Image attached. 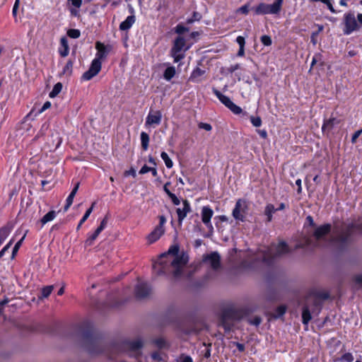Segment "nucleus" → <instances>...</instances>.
<instances>
[{"mask_svg": "<svg viewBox=\"0 0 362 362\" xmlns=\"http://www.w3.org/2000/svg\"><path fill=\"white\" fill-rule=\"evenodd\" d=\"M331 230L332 226L330 223L316 227L312 238L306 240L305 245L313 247H324L333 244L339 249H344L349 244L353 230L352 225L341 228L335 227L331 238H329L328 235Z\"/></svg>", "mask_w": 362, "mask_h": 362, "instance_id": "f257e3e1", "label": "nucleus"}, {"mask_svg": "<svg viewBox=\"0 0 362 362\" xmlns=\"http://www.w3.org/2000/svg\"><path fill=\"white\" fill-rule=\"evenodd\" d=\"M178 245H171L168 250L160 255L153 265V272L157 275H170L175 277L182 274L183 268L188 262V256L182 252L179 254Z\"/></svg>", "mask_w": 362, "mask_h": 362, "instance_id": "f03ea898", "label": "nucleus"}, {"mask_svg": "<svg viewBox=\"0 0 362 362\" xmlns=\"http://www.w3.org/2000/svg\"><path fill=\"white\" fill-rule=\"evenodd\" d=\"M76 332L84 339L85 347L89 353L98 354L103 351L100 341L93 336L89 322H84L77 325Z\"/></svg>", "mask_w": 362, "mask_h": 362, "instance_id": "7ed1b4c3", "label": "nucleus"}, {"mask_svg": "<svg viewBox=\"0 0 362 362\" xmlns=\"http://www.w3.org/2000/svg\"><path fill=\"white\" fill-rule=\"evenodd\" d=\"M95 48L98 51L95 54V58L92 61L88 70L82 75V79L84 81L92 79L100 71L102 61L107 57L111 49L110 46H105L100 42L95 43Z\"/></svg>", "mask_w": 362, "mask_h": 362, "instance_id": "20e7f679", "label": "nucleus"}, {"mask_svg": "<svg viewBox=\"0 0 362 362\" xmlns=\"http://www.w3.org/2000/svg\"><path fill=\"white\" fill-rule=\"evenodd\" d=\"M288 252V247L284 241L280 242L278 245L272 244L262 251V261L267 265H272L277 258Z\"/></svg>", "mask_w": 362, "mask_h": 362, "instance_id": "39448f33", "label": "nucleus"}, {"mask_svg": "<svg viewBox=\"0 0 362 362\" xmlns=\"http://www.w3.org/2000/svg\"><path fill=\"white\" fill-rule=\"evenodd\" d=\"M213 93L218 98V100L233 114H242L243 116H247L248 113L247 112H243V109L235 105L228 96L222 94L219 90L215 88H213Z\"/></svg>", "mask_w": 362, "mask_h": 362, "instance_id": "423d86ee", "label": "nucleus"}, {"mask_svg": "<svg viewBox=\"0 0 362 362\" xmlns=\"http://www.w3.org/2000/svg\"><path fill=\"white\" fill-rule=\"evenodd\" d=\"M343 23L344 25V28L343 29L344 35H350L353 32L357 31L360 29V25L357 22V17H355L354 13H346L344 15Z\"/></svg>", "mask_w": 362, "mask_h": 362, "instance_id": "0eeeda50", "label": "nucleus"}, {"mask_svg": "<svg viewBox=\"0 0 362 362\" xmlns=\"http://www.w3.org/2000/svg\"><path fill=\"white\" fill-rule=\"evenodd\" d=\"M158 218L159 224L148 235V241L149 243H153L158 240L165 232L164 225L166 223V218L163 215L159 216Z\"/></svg>", "mask_w": 362, "mask_h": 362, "instance_id": "6e6552de", "label": "nucleus"}, {"mask_svg": "<svg viewBox=\"0 0 362 362\" xmlns=\"http://www.w3.org/2000/svg\"><path fill=\"white\" fill-rule=\"evenodd\" d=\"M247 209L246 202L243 199H238L232 211V215L236 221L243 222L245 220V213Z\"/></svg>", "mask_w": 362, "mask_h": 362, "instance_id": "1a4fd4ad", "label": "nucleus"}, {"mask_svg": "<svg viewBox=\"0 0 362 362\" xmlns=\"http://www.w3.org/2000/svg\"><path fill=\"white\" fill-rule=\"evenodd\" d=\"M253 9L256 15L277 14L280 12L274 3L272 4L261 3L256 7L253 8Z\"/></svg>", "mask_w": 362, "mask_h": 362, "instance_id": "9d476101", "label": "nucleus"}, {"mask_svg": "<svg viewBox=\"0 0 362 362\" xmlns=\"http://www.w3.org/2000/svg\"><path fill=\"white\" fill-rule=\"evenodd\" d=\"M235 312L232 309L225 310L221 315L220 325L222 326L226 332L230 331L233 324L229 321L230 319H235Z\"/></svg>", "mask_w": 362, "mask_h": 362, "instance_id": "9b49d317", "label": "nucleus"}, {"mask_svg": "<svg viewBox=\"0 0 362 362\" xmlns=\"http://www.w3.org/2000/svg\"><path fill=\"white\" fill-rule=\"evenodd\" d=\"M213 215L214 211L209 206H204L202 207L201 211L202 221L210 231H213L214 230L211 222Z\"/></svg>", "mask_w": 362, "mask_h": 362, "instance_id": "f8f14e48", "label": "nucleus"}, {"mask_svg": "<svg viewBox=\"0 0 362 362\" xmlns=\"http://www.w3.org/2000/svg\"><path fill=\"white\" fill-rule=\"evenodd\" d=\"M204 263L209 265L213 269L216 270L220 267L221 257L217 252H211L203 258Z\"/></svg>", "mask_w": 362, "mask_h": 362, "instance_id": "ddd939ff", "label": "nucleus"}, {"mask_svg": "<svg viewBox=\"0 0 362 362\" xmlns=\"http://www.w3.org/2000/svg\"><path fill=\"white\" fill-rule=\"evenodd\" d=\"M151 292L149 286L143 281H139L135 287V296L139 299L146 298Z\"/></svg>", "mask_w": 362, "mask_h": 362, "instance_id": "4468645a", "label": "nucleus"}, {"mask_svg": "<svg viewBox=\"0 0 362 362\" xmlns=\"http://www.w3.org/2000/svg\"><path fill=\"white\" fill-rule=\"evenodd\" d=\"M162 119V113L160 110L151 111L146 118L145 126L151 127L153 125H158L160 124Z\"/></svg>", "mask_w": 362, "mask_h": 362, "instance_id": "2eb2a0df", "label": "nucleus"}, {"mask_svg": "<svg viewBox=\"0 0 362 362\" xmlns=\"http://www.w3.org/2000/svg\"><path fill=\"white\" fill-rule=\"evenodd\" d=\"M182 208H177L176 212L177 214L178 222L182 223V221L185 218L187 214L191 211V206L189 202L185 199L182 201Z\"/></svg>", "mask_w": 362, "mask_h": 362, "instance_id": "dca6fc26", "label": "nucleus"}, {"mask_svg": "<svg viewBox=\"0 0 362 362\" xmlns=\"http://www.w3.org/2000/svg\"><path fill=\"white\" fill-rule=\"evenodd\" d=\"M339 123L340 120L336 117H331L329 119H326L322 124V131L324 134L325 132L328 134Z\"/></svg>", "mask_w": 362, "mask_h": 362, "instance_id": "f3484780", "label": "nucleus"}, {"mask_svg": "<svg viewBox=\"0 0 362 362\" xmlns=\"http://www.w3.org/2000/svg\"><path fill=\"white\" fill-rule=\"evenodd\" d=\"M122 345L127 349L132 351H139L143 346L141 339H137L132 341H124Z\"/></svg>", "mask_w": 362, "mask_h": 362, "instance_id": "a211bd4d", "label": "nucleus"}, {"mask_svg": "<svg viewBox=\"0 0 362 362\" xmlns=\"http://www.w3.org/2000/svg\"><path fill=\"white\" fill-rule=\"evenodd\" d=\"M204 70L197 67L191 73V75L188 78V81L196 83H200L202 81V76L204 75Z\"/></svg>", "mask_w": 362, "mask_h": 362, "instance_id": "6ab92c4d", "label": "nucleus"}, {"mask_svg": "<svg viewBox=\"0 0 362 362\" xmlns=\"http://www.w3.org/2000/svg\"><path fill=\"white\" fill-rule=\"evenodd\" d=\"M186 41L183 37L178 36L174 41L172 50L175 52H182V50L186 51L189 47H185Z\"/></svg>", "mask_w": 362, "mask_h": 362, "instance_id": "aec40b11", "label": "nucleus"}, {"mask_svg": "<svg viewBox=\"0 0 362 362\" xmlns=\"http://www.w3.org/2000/svg\"><path fill=\"white\" fill-rule=\"evenodd\" d=\"M135 21L136 17L134 15L127 16V18L120 23L119 30L122 31L129 30L133 25V24L135 23Z\"/></svg>", "mask_w": 362, "mask_h": 362, "instance_id": "412c9836", "label": "nucleus"}, {"mask_svg": "<svg viewBox=\"0 0 362 362\" xmlns=\"http://www.w3.org/2000/svg\"><path fill=\"white\" fill-rule=\"evenodd\" d=\"M69 47L68 45V40L66 37H63L60 40V47L59 48V52L62 57H65L69 54Z\"/></svg>", "mask_w": 362, "mask_h": 362, "instance_id": "4be33fe9", "label": "nucleus"}, {"mask_svg": "<svg viewBox=\"0 0 362 362\" xmlns=\"http://www.w3.org/2000/svg\"><path fill=\"white\" fill-rule=\"evenodd\" d=\"M52 138V144H48V148L50 151L56 150L62 143V139L59 136V133L52 134L51 135Z\"/></svg>", "mask_w": 362, "mask_h": 362, "instance_id": "5701e85b", "label": "nucleus"}, {"mask_svg": "<svg viewBox=\"0 0 362 362\" xmlns=\"http://www.w3.org/2000/svg\"><path fill=\"white\" fill-rule=\"evenodd\" d=\"M78 187H79V182L76 183V185H75V187H74V189H72V191L71 192V193L69 194L68 197L66 198V205L64 206V211H67L68 209L72 204L74 198L78 189Z\"/></svg>", "mask_w": 362, "mask_h": 362, "instance_id": "b1692460", "label": "nucleus"}, {"mask_svg": "<svg viewBox=\"0 0 362 362\" xmlns=\"http://www.w3.org/2000/svg\"><path fill=\"white\" fill-rule=\"evenodd\" d=\"M312 316L310 313V308L308 305H305L303 307L302 311V322L305 325H308V322L311 320Z\"/></svg>", "mask_w": 362, "mask_h": 362, "instance_id": "393cba45", "label": "nucleus"}, {"mask_svg": "<svg viewBox=\"0 0 362 362\" xmlns=\"http://www.w3.org/2000/svg\"><path fill=\"white\" fill-rule=\"evenodd\" d=\"M45 110V103H44L40 107H37L35 104L30 113L26 116V118L33 119V117H35L37 115L42 113Z\"/></svg>", "mask_w": 362, "mask_h": 362, "instance_id": "a878e982", "label": "nucleus"}, {"mask_svg": "<svg viewBox=\"0 0 362 362\" xmlns=\"http://www.w3.org/2000/svg\"><path fill=\"white\" fill-rule=\"evenodd\" d=\"M11 226L10 225H6L0 228V245L4 241V240L8 237L10 232L11 231Z\"/></svg>", "mask_w": 362, "mask_h": 362, "instance_id": "bb28decb", "label": "nucleus"}, {"mask_svg": "<svg viewBox=\"0 0 362 362\" xmlns=\"http://www.w3.org/2000/svg\"><path fill=\"white\" fill-rule=\"evenodd\" d=\"M276 211L274 206L272 204H268L264 209V214L267 216V219L268 222L272 221V215Z\"/></svg>", "mask_w": 362, "mask_h": 362, "instance_id": "cd10ccee", "label": "nucleus"}, {"mask_svg": "<svg viewBox=\"0 0 362 362\" xmlns=\"http://www.w3.org/2000/svg\"><path fill=\"white\" fill-rule=\"evenodd\" d=\"M176 70L175 68L173 66H168L163 73V78L170 81L175 75Z\"/></svg>", "mask_w": 362, "mask_h": 362, "instance_id": "c85d7f7f", "label": "nucleus"}, {"mask_svg": "<svg viewBox=\"0 0 362 362\" xmlns=\"http://www.w3.org/2000/svg\"><path fill=\"white\" fill-rule=\"evenodd\" d=\"M141 147L144 151H146L148 148L149 136L147 133L142 132L140 135Z\"/></svg>", "mask_w": 362, "mask_h": 362, "instance_id": "c756f323", "label": "nucleus"}, {"mask_svg": "<svg viewBox=\"0 0 362 362\" xmlns=\"http://www.w3.org/2000/svg\"><path fill=\"white\" fill-rule=\"evenodd\" d=\"M328 298V294L327 293H318L316 296L314 297L313 300V305L316 308L321 306V299H327Z\"/></svg>", "mask_w": 362, "mask_h": 362, "instance_id": "7c9ffc66", "label": "nucleus"}, {"mask_svg": "<svg viewBox=\"0 0 362 362\" xmlns=\"http://www.w3.org/2000/svg\"><path fill=\"white\" fill-rule=\"evenodd\" d=\"M27 230L24 233L23 237L16 243L14 247L13 248V251H12V255H11V258L13 259L16 255V253L18 252L20 247L21 246L25 236H26V234H27Z\"/></svg>", "mask_w": 362, "mask_h": 362, "instance_id": "2f4dec72", "label": "nucleus"}, {"mask_svg": "<svg viewBox=\"0 0 362 362\" xmlns=\"http://www.w3.org/2000/svg\"><path fill=\"white\" fill-rule=\"evenodd\" d=\"M62 89V83H60V82L57 83L54 85V86L53 87L52 91L49 93V96L50 98H54L61 92Z\"/></svg>", "mask_w": 362, "mask_h": 362, "instance_id": "473e14b6", "label": "nucleus"}, {"mask_svg": "<svg viewBox=\"0 0 362 362\" xmlns=\"http://www.w3.org/2000/svg\"><path fill=\"white\" fill-rule=\"evenodd\" d=\"M160 157L163 160V161L168 168H171L173 167V163L172 160L170 158V157L168 156L167 153H165V151H163L160 154Z\"/></svg>", "mask_w": 362, "mask_h": 362, "instance_id": "72a5a7b5", "label": "nucleus"}, {"mask_svg": "<svg viewBox=\"0 0 362 362\" xmlns=\"http://www.w3.org/2000/svg\"><path fill=\"white\" fill-rule=\"evenodd\" d=\"M100 233L101 231H100L98 229H96L95 232L87 238V240H86V245H91L93 241L98 238Z\"/></svg>", "mask_w": 362, "mask_h": 362, "instance_id": "f704fd0d", "label": "nucleus"}, {"mask_svg": "<svg viewBox=\"0 0 362 362\" xmlns=\"http://www.w3.org/2000/svg\"><path fill=\"white\" fill-rule=\"evenodd\" d=\"M286 310V307L285 305H280L276 308L275 313L274 314V317L275 318H279L283 316Z\"/></svg>", "mask_w": 362, "mask_h": 362, "instance_id": "c9c22d12", "label": "nucleus"}, {"mask_svg": "<svg viewBox=\"0 0 362 362\" xmlns=\"http://www.w3.org/2000/svg\"><path fill=\"white\" fill-rule=\"evenodd\" d=\"M67 35L73 39L78 38L81 35V32L78 29H69L67 31Z\"/></svg>", "mask_w": 362, "mask_h": 362, "instance_id": "e433bc0d", "label": "nucleus"}, {"mask_svg": "<svg viewBox=\"0 0 362 362\" xmlns=\"http://www.w3.org/2000/svg\"><path fill=\"white\" fill-rule=\"evenodd\" d=\"M74 62L71 59H69L63 69V73L65 74H71L72 73Z\"/></svg>", "mask_w": 362, "mask_h": 362, "instance_id": "4c0bfd02", "label": "nucleus"}, {"mask_svg": "<svg viewBox=\"0 0 362 362\" xmlns=\"http://www.w3.org/2000/svg\"><path fill=\"white\" fill-rule=\"evenodd\" d=\"M250 122L252 123V124L255 127H259L261 125H262V119L260 118V117H255V116H252L251 115L250 117Z\"/></svg>", "mask_w": 362, "mask_h": 362, "instance_id": "58836bf2", "label": "nucleus"}, {"mask_svg": "<svg viewBox=\"0 0 362 362\" xmlns=\"http://www.w3.org/2000/svg\"><path fill=\"white\" fill-rule=\"evenodd\" d=\"M171 55L174 59V62L177 63L182 59L185 57L184 54H182L181 52H175L171 49Z\"/></svg>", "mask_w": 362, "mask_h": 362, "instance_id": "ea45409f", "label": "nucleus"}, {"mask_svg": "<svg viewBox=\"0 0 362 362\" xmlns=\"http://www.w3.org/2000/svg\"><path fill=\"white\" fill-rule=\"evenodd\" d=\"M353 281L354 282L357 289L362 288V274H356L354 276Z\"/></svg>", "mask_w": 362, "mask_h": 362, "instance_id": "a19ab883", "label": "nucleus"}, {"mask_svg": "<svg viewBox=\"0 0 362 362\" xmlns=\"http://www.w3.org/2000/svg\"><path fill=\"white\" fill-rule=\"evenodd\" d=\"M249 8H250V4L247 3V4H245V5L240 6V8H238L236 11H235V13H242V14H244V15H247L248 13H249Z\"/></svg>", "mask_w": 362, "mask_h": 362, "instance_id": "79ce46f5", "label": "nucleus"}, {"mask_svg": "<svg viewBox=\"0 0 362 362\" xmlns=\"http://www.w3.org/2000/svg\"><path fill=\"white\" fill-rule=\"evenodd\" d=\"M317 26L318 28V30L317 32L313 33L311 35V42H313V45H315L317 43L316 37L324 29V26L322 25H317Z\"/></svg>", "mask_w": 362, "mask_h": 362, "instance_id": "37998d69", "label": "nucleus"}, {"mask_svg": "<svg viewBox=\"0 0 362 362\" xmlns=\"http://www.w3.org/2000/svg\"><path fill=\"white\" fill-rule=\"evenodd\" d=\"M95 204V202H93L91 206L88 209H87V211L84 214L83 216L81 219V224H83L88 219V218L89 217V216L90 215V214L93 211Z\"/></svg>", "mask_w": 362, "mask_h": 362, "instance_id": "c03bdc74", "label": "nucleus"}, {"mask_svg": "<svg viewBox=\"0 0 362 362\" xmlns=\"http://www.w3.org/2000/svg\"><path fill=\"white\" fill-rule=\"evenodd\" d=\"M189 28L182 25V24H178L176 25V27L175 28V31L177 34L178 35H182V33H184L185 32H188L189 31Z\"/></svg>", "mask_w": 362, "mask_h": 362, "instance_id": "a18cd8bd", "label": "nucleus"}, {"mask_svg": "<svg viewBox=\"0 0 362 362\" xmlns=\"http://www.w3.org/2000/svg\"><path fill=\"white\" fill-rule=\"evenodd\" d=\"M339 361L343 362H352L354 361V356L351 353H346L341 356Z\"/></svg>", "mask_w": 362, "mask_h": 362, "instance_id": "49530a36", "label": "nucleus"}, {"mask_svg": "<svg viewBox=\"0 0 362 362\" xmlns=\"http://www.w3.org/2000/svg\"><path fill=\"white\" fill-rule=\"evenodd\" d=\"M261 42L265 46H269L272 45V38L269 35H262L261 37Z\"/></svg>", "mask_w": 362, "mask_h": 362, "instance_id": "de8ad7c7", "label": "nucleus"}, {"mask_svg": "<svg viewBox=\"0 0 362 362\" xmlns=\"http://www.w3.org/2000/svg\"><path fill=\"white\" fill-rule=\"evenodd\" d=\"M151 358L156 362H161L163 358L159 351H154L151 355Z\"/></svg>", "mask_w": 362, "mask_h": 362, "instance_id": "09e8293b", "label": "nucleus"}, {"mask_svg": "<svg viewBox=\"0 0 362 362\" xmlns=\"http://www.w3.org/2000/svg\"><path fill=\"white\" fill-rule=\"evenodd\" d=\"M198 127L199 129H204L207 132H210L212 129V126L210 124L204 123V122H199L198 124Z\"/></svg>", "mask_w": 362, "mask_h": 362, "instance_id": "8fccbe9b", "label": "nucleus"}, {"mask_svg": "<svg viewBox=\"0 0 362 362\" xmlns=\"http://www.w3.org/2000/svg\"><path fill=\"white\" fill-rule=\"evenodd\" d=\"M69 4L74 6L75 8H80L82 5V0H67Z\"/></svg>", "mask_w": 362, "mask_h": 362, "instance_id": "3c124183", "label": "nucleus"}, {"mask_svg": "<svg viewBox=\"0 0 362 362\" xmlns=\"http://www.w3.org/2000/svg\"><path fill=\"white\" fill-rule=\"evenodd\" d=\"M362 134V129H358V131L355 132L354 134L352 135L351 137V143L355 144L356 143L357 139L359 137V136Z\"/></svg>", "mask_w": 362, "mask_h": 362, "instance_id": "603ef678", "label": "nucleus"}, {"mask_svg": "<svg viewBox=\"0 0 362 362\" xmlns=\"http://www.w3.org/2000/svg\"><path fill=\"white\" fill-rule=\"evenodd\" d=\"M107 217H105L100 222V226L97 228V229H98L100 231H103L105 227L107 226Z\"/></svg>", "mask_w": 362, "mask_h": 362, "instance_id": "864d4df0", "label": "nucleus"}, {"mask_svg": "<svg viewBox=\"0 0 362 362\" xmlns=\"http://www.w3.org/2000/svg\"><path fill=\"white\" fill-rule=\"evenodd\" d=\"M262 322V319L259 316H255L253 319L250 320L251 325L258 326Z\"/></svg>", "mask_w": 362, "mask_h": 362, "instance_id": "5fc2aeb1", "label": "nucleus"}, {"mask_svg": "<svg viewBox=\"0 0 362 362\" xmlns=\"http://www.w3.org/2000/svg\"><path fill=\"white\" fill-rule=\"evenodd\" d=\"M56 211H51L47 213V222L52 221L56 217Z\"/></svg>", "mask_w": 362, "mask_h": 362, "instance_id": "6e6d98bb", "label": "nucleus"}, {"mask_svg": "<svg viewBox=\"0 0 362 362\" xmlns=\"http://www.w3.org/2000/svg\"><path fill=\"white\" fill-rule=\"evenodd\" d=\"M19 4H20V1L16 0L15 4L13 7V10H12V14L14 17H16L17 15V11H18V9L19 7Z\"/></svg>", "mask_w": 362, "mask_h": 362, "instance_id": "4d7b16f0", "label": "nucleus"}, {"mask_svg": "<svg viewBox=\"0 0 362 362\" xmlns=\"http://www.w3.org/2000/svg\"><path fill=\"white\" fill-rule=\"evenodd\" d=\"M12 243V240H10V242L0 251V258L4 256L6 251H8V250L11 247Z\"/></svg>", "mask_w": 362, "mask_h": 362, "instance_id": "13d9d810", "label": "nucleus"}, {"mask_svg": "<svg viewBox=\"0 0 362 362\" xmlns=\"http://www.w3.org/2000/svg\"><path fill=\"white\" fill-rule=\"evenodd\" d=\"M181 362H193L192 358L189 356L182 354L180 356Z\"/></svg>", "mask_w": 362, "mask_h": 362, "instance_id": "bf43d9fd", "label": "nucleus"}, {"mask_svg": "<svg viewBox=\"0 0 362 362\" xmlns=\"http://www.w3.org/2000/svg\"><path fill=\"white\" fill-rule=\"evenodd\" d=\"M169 197L171 199L173 203L175 205H179L180 204V199L176 197L175 194H170Z\"/></svg>", "mask_w": 362, "mask_h": 362, "instance_id": "052dcab7", "label": "nucleus"}, {"mask_svg": "<svg viewBox=\"0 0 362 362\" xmlns=\"http://www.w3.org/2000/svg\"><path fill=\"white\" fill-rule=\"evenodd\" d=\"M236 42L239 45L240 47H245V38L242 36H238L237 38H236Z\"/></svg>", "mask_w": 362, "mask_h": 362, "instance_id": "680f3d73", "label": "nucleus"}, {"mask_svg": "<svg viewBox=\"0 0 362 362\" xmlns=\"http://www.w3.org/2000/svg\"><path fill=\"white\" fill-rule=\"evenodd\" d=\"M124 175L125 176L132 175L133 177H135L136 175V170L134 168H132L130 170H127V171L124 172Z\"/></svg>", "mask_w": 362, "mask_h": 362, "instance_id": "e2e57ef3", "label": "nucleus"}, {"mask_svg": "<svg viewBox=\"0 0 362 362\" xmlns=\"http://www.w3.org/2000/svg\"><path fill=\"white\" fill-rule=\"evenodd\" d=\"M328 9L332 13H335L337 11L334 8L333 6H332V1L331 0H328V2H326L325 4Z\"/></svg>", "mask_w": 362, "mask_h": 362, "instance_id": "0e129e2a", "label": "nucleus"}, {"mask_svg": "<svg viewBox=\"0 0 362 362\" xmlns=\"http://www.w3.org/2000/svg\"><path fill=\"white\" fill-rule=\"evenodd\" d=\"M257 132L262 139H266L267 137V132L265 129H258L257 130Z\"/></svg>", "mask_w": 362, "mask_h": 362, "instance_id": "69168bd1", "label": "nucleus"}, {"mask_svg": "<svg viewBox=\"0 0 362 362\" xmlns=\"http://www.w3.org/2000/svg\"><path fill=\"white\" fill-rule=\"evenodd\" d=\"M151 168V167H148L146 165H144L139 170V174H145L146 173H148Z\"/></svg>", "mask_w": 362, "mask_h": 362, "instance_id": "338daca9", "label": "nucleus"}, {"mask_svg": "<svg viewBox=\"0 0 362 362\" xmlns=\"http://www.w3.org/2000/svg\"><path fill=\"white\" fill-rule=\"evenodd\" d=\"M170 185V182H166L163 186V190L170 197V194H173L168 188V187Z\"/></svg>", "mask_w": 362, "mask_h": 362, "instance_id": "774afa93", "label": "nucleus"}]
</instances>
